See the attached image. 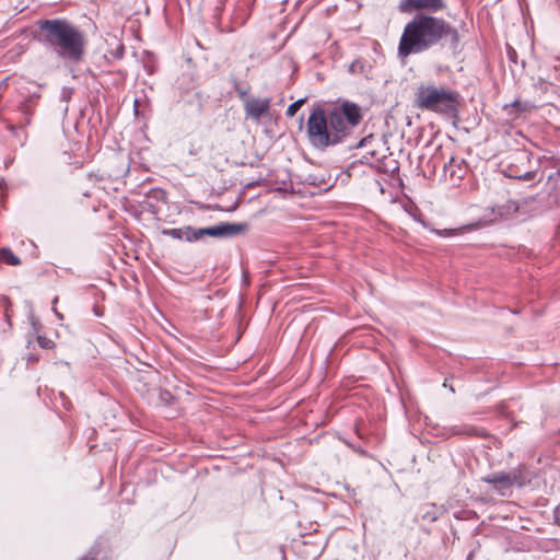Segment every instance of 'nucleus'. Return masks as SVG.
Here are the masks:
<instances>
[{
  "label": "nucleus",
  "instance_id": "obj_14",
  "mask_svg": "<svg viewBox=\"0 0 560 560\" xmlns=\"http://www.w3.org/2000/svg\"><path fill=\"white\" fill-rule=\"evenodd\" d=\"M536 176V172L535 171H529V172H526L522 175H517V176H514L515 178H518V179H523V180H530V179H534Z\"/></svg>",
  "mask_w": 560,
  "mask_h": 560
},
{
  "label": "nucleus",
  "instance_id": "obj_22",
  "mask_svg": "<svg viewBox=\"0 0 560 560\" xmlns=\"http://www.w3.org/2000/svg\"><path fill=\"white\" fill-rule=\"evenodd\" d=\"M557 177L560 178V170L557 172Z\"/></svg>",
  "mask_w": 560,
  "mask_h": 560
},
{
  "label": "nucleus",
  "instance_id": "obj_15",
  "mask_svg": "<svg viewBox=\"0 0 560 560\" xmlns=\"http://www.w3.org/2000/svg\"><path fill=\"white\" fill-rule=\"evenodd\" d=\"M506 54H508L509 59H510L512 62L516 63L517 54H516L515 49H514L513 47H511V46H509V45H508V47H506Z\"/></svg>",
  "mask_w": 560,
  "mask_h": 560
},
{
  "label": "nucleus",
  "instance_id": "obj_24",
  "mask_svg": "<svg viewBox=\"0 0 560 560\" xmlns=\"http://www.w3.org/2000/svg\"><path fill=\"white\" fill-rule=\"evenodd\" d=\"M443 386L450 388V385H446V383H443Z\"/></svg>",
  "mask_w": 560,
  "mask_h": 560
},
{
  "label": "nucleus",
  "instance_id": "obj_9",
  "mask_svg": "<svg viewBox=\"0 0 560 560\" xmlns=\"http://www.w3.org/2000/svg\"><path fill=\"white\" fill-rule=\"evenodd\" d=\"M517 210H518V206L513 200H509L504 205L498 206L492 209V211L495 212L499 218H505L509 214L516 212Z\"/></svg>",
  "mask_w": 560,
  "mask_h": 560
},
{
  "label": "nucleus",
  "instance_id": "obj_8",
  "mask_svg": "<svg viewBox=\"0 0 560 560\" xmlns=\"http://www.w3.org/2000/svg\"><path fill=\"white\" fill-rule=\"evenodd\" d=\"M485 482L494 485L495 490L501 495H506L508 491L516 481L515 472H497L483 478Z\"/></svg>",
  "mask_w": 560,
  "mask_h": 560
},
{
  "label": "nucleus",
  "instance_id": "obj_3",
  "mask_svg": "<svg viewBox=\"0 0 560 560\" xmlns=\"http://www.w3.org/2000/svg\"><path fill=\"white\" fill-rule=\"evenodd\" d=\"M39 40L60 59L79 62L85 52V36L73 23L66 19H47L39 21Z\"/></svg>",
  "mask_w": 560,
  "mask_h": 560
},
{
  "label": "nucleus",
  "instance_id": "obj_11",
  "mask_svg": "<svg viewBox=\"0 0 560 560\" xmlns=\"http://www.w3.org/2000/svg\"><path fill=\"white\" fill-rule=\"evenodd\" d=\"M553 85V80H551L550 75H539L534 86L536 90H539L544 93L548 91L549 86Z\"/></svg>",
  "mask_w": 560,
  "mask_h": 560
},
{
  "label": "nucleus",
  "instance_id": "obj_4",
  "mask_svg": "<svg viewBox=\"0 0 560 560\" xmlns=\"http://www.w3.org/2000/svg\"><path fill=\"white\" fill-rule=\"evenodd\" d=\"M248 230L246 222L230 223L223 222L218 225L194 229L192 226H184L179 229H164L162 233L175 240H185L187 242L199 241L203 236L211 237H231L243 234Z\"/></svg>",
  "mask_w": 560,
  "mask_h": 560
},
{
  "label": "nucleus",
  "instance_id": "obj_5",
  "mask_svg": "<svg viewBox=\"0 0 560 560\" xmlns=\"http://www.w3.org/2000/svg\"><path fill=\"white\" fill-rule=\"evenodd\" d=\"M416 105L421 109L448 114L455 109V94L444 88L420 85L416 92Z\"/></svg>",
  "mask_w": 560,
  "mask_h": 560
},
{
  "label": "nucleus",
  "instance_id": "obj_1",
  "mask_svg": "<svg viewBox=\"0 0 560 560\" xmlns=\"http://www.w3.org/2000/svg\"><path fill=\"white\" fill-rule=\"evenodd\" d=\"M361 119V109L353 103L346 102L341 107L334 108L328 116L323 108L316 107L306 125L308 140L314 148L320 150L338 144Z\"/></svg>",
  "mask_w": 560,
  "mask_h": 560
},
{
  "label": "nucleus",
  "instance_id": "obj_13",
  "mask_svg": "<svg viewBox=\"0 0 560 560\" xmlns=\"http://www.w3.org/2000/svg\"><path fill=\"white\" fill-rule=\"evenodd\" d=\"M37 341H38V343H39V346H40L42 348L50 349V348H52V347H54V341H52V340H50V339H48V338H46V337L39 336V337L37 338Z\"/></svg>",
  "mask_w": 560,
  "mask_h": 560
},
{
  "label": "nucleus",
  "instance_id": "obj_20",
  "mask_svg": "<svg viewBox=\"0 0 560 560\" xmlns=\"http://www.w3.org/2000/svg\"><path fill=\"white\" fill-rule=\"evenodd\" d=\"M55 313L59 318H62V315L60 313H58L57 311H55Z\"/></svg>",
  "mask_w": 560,
  "mask_h": 560
},
{
  "label": "nucleus",
  "instance_id": "obj_23",
  "mask_svg": "<svg viewBox=\"0 0 560 560\" xmlns=\"http://www.w3.org/2000/svg\"><path fill=\"white\" fill-rule=\"evenodd\" d=\"M443 386L450 388V385H446V383H443Z\"/></svg>",
  "mask_w": 560,
  "mask_h": 560
},
{
  "label": "nucleus",
  "instance_id": "obj_6",
  "mask_svg": "<svg viewBox=\"0 0 560 560\" xmlns=\"http://www.w3.org/2000/svg\"><path fill=\"white\" fill-rule=\"evenodd\" d=\"M445 8V0H400L397 7L398 11L401 13L420 11L436 13L443 11Z\"/></svg>",
  "mask_w": 560,
  "mask_h": 560
},
{
  "label": "nucleus",
  "instance_id": "obj_2",
  "mask_svg": "<svg viewBox=\"0 0 560 560\" xmlns=\"http://www.w3.org/2000/svg\"><path fill=\"white\" fill-rule=\"evenodd\" d=\"M450 35L456 36L457 31L444 19L418 13L404 27L398 45V56L406 58L421 54Z\"/></svg>",
  "mask_w": 560,
  "mask_h": 560
},
{
  "label": "nucleus",
  "instance_id": "obj_18",
  "mask_svg": "<svg viewBox=\"0 0 560 560\" xmlns=\"http://www.w3.org/2000/svg\"><path fill=\"white\" fill-rule=\"evenodd\" d=\"M435 233L441 235V236H450V235H452L454 233V231H451V230L439 231V230H436Z\"/></svg>",
  "mask_w": 560,
  "mask_h": 560
},
{
  "label": "nucleus",
  "instance_id": "obj_7",
  "mask_svg": "<svg viewBox=\"0 0 560 560\" xmlns=\"http://www.w3.org/2000/svg\"><path fill=\"white\" fill-rule=\"evenodd\" d=\"M244 109L248 118L259 121L262 116H266L270 109V98L265 97H247L244 100Z\"/></svg>",
  "mask_w": 560,
  "mask_h": 560
},
{
  "label": "nucleus",
  "instance_id": "obj_12",
  "mask_svg": "<svg viewBox=\"0 0 560 560\" xmlns=\"http://www.w3.org/2000/svg\"><path fill=\"white\" fill-rule=\"evenodd\" d=\"M305 101H306V98H300V100L293 102L292 104H290L287 109V116L293 117L296 114V112L301 108V106L305 103Z\"/></svg>",
  "mask_w": 560,
  "mask_h": 560
},
{
  "label": "nucleus",
  "instance_id": "obj_21",
  "mask_svg": "<svg viewBox=\"0 0 560 560\" xmlns=\"http://www.w3.org/2000/svg\"><path fill=\"white\" fill-rule=\"evenodd\" d=\"M81 560H95V559H93V558H88V557H84V558H82Z\"/></svg>",
  "mask_w": 560,
  "mask_h": 560
},
{
  "label": "nucleus",
  "instance_id": "obj_10",
  "mask_svg": "<svg viewBox=\"0 0 560 560\" xmlns=\"http://www.w3.org/2000/svg\"><path fill=\"white\" fill-rule=\"evenodd\" d=\"M0 259L10 266H19L21 264L20 258L7 247L0 249Z\"/></svg>",
  "mask_w": 560,
  "mask_h": 560
},
{
  "label": "nucleus",
  "instance_id": "obj_17",
  "mask_svg": "<svg viewBox=\"0 0 560 560\" xmlns=\"http://www.w3.org/2000/svg\"><path fill=\"white\" fill-rule=\"evenodd\" d=\"M553 523L560 528V503L553 510Z\"/></svg>",
  "mask_w": 560,
  "mask_h": 560
},
{
  "label": "nucleus",
  "instance_id": "obj_19",
  "mask_svg": "<svg viewBox=\"0 0 560 560\" xmlns=\"http://www.w3.org/2000/svg\"><path fill=\"white\" fill-rule=\"evenodd\" d=\"M364 141H365V139H363L362 141H360V142H359V144H358V147H362Z\"/></svg>",
  "mask_w": 560,
  "mask_h": 560
},
{
  "label": "nucleus",
  "instance_id": "obj_16",
  "mask_svg": "<svg viewBox=\"0 0 560 560\" xmlns=\"http://www.w3.org/2000/svg\"><path fill=\"white\" fill-rule=\"evenodd\" d=\"M546 75H550L551 80H553V85L557 82H560V73L558 72L556 67H553L550 72L546 73Z\"/></svg>",
  "mask_w": 560,
  "mask_h": 560
}]
</instances>
